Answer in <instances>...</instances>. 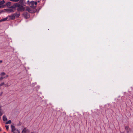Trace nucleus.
<instances>
[{
  "mask_svg": "<svg viewBox=\"0 0 133 133\" xmlns=\"http://www.w3.org/2000/svg\"><path fill=\"white\" fill-rule=\"evenodd\" d=\"M15 6H16L18 7V8L17 9V10L18 11H24V7L19 4H16Z\"/></svg>",
  "mask_w": 133,
  "mask_h": 133,
  "instance_id": "1",
  "label": "nucleus"
},
{
  "mask_svg": "<svg viewBox=\"0 0 133 133\" xmlns=\"http://www.w3.org/2000/svg\"><path fill=\"white\" fill-rule=\"evenodd\" d=\"M5 83L4 82H2V83H1L0 84V86H3L4 85Z\"/></svg>",
  "mask_w": 133,
  "mask_h": 133,
  "instance_id": "16",
  "label": "nucleus"
},
{
  "mask_svg": "<svg viewBox=\"0 0 133 133\" xmlns=\"http://www.w3.org/2000/svg\"><path fill=\"white\" fill-rule=\"evenodd\" d=\"M4 133H6L5 132H4Z\"/></svg>",
  "mask_w": 133,
  "mask_h": 133,
  "instance_id": "24",
  "label": "nucleus"
},
{
  "mask_svg": "<svg viewBox=\"0 0 133 133\" xmlns=\"http://www.w3.org/2000/svg\"><path fill=\"white\" fill-rule=\"evenodd\" d=\"M8 17H6L5 18H4L3 19H1V20H0V22H1L2 21H6L7 20Z\"/></svg>",
  "mask_w": 133,
  "mask_h": 133,
  "instance_id": "5",
  "label": "nucleus"
},
{
  "mask_svg": "<svg viewBox=\"0 0 133 133\" xmlns=\"http://www.w3.org/2000/svg\"><path fill=\"white\" fill-rule=\"evenodd\" d=\"M5 127L7 130H8L9 129V126L8 125H6Z\"/></svg>",
  "mask_w": 133,
  "mask_h": 133,
  "instance_id": "17",
  "label": "nucleus"
},
{
  "mask_svg": "<svg viewBox=\"0 0 133 133\" xmlns=\"http://www.w3.org/2000/svg\"><path fill=\"white\" fill-rule=\"evenodd\" d=\"M8 17L10 20L14 19L15 18V16L14 14L12 15L8 16Z\"/></svg>",
  "mask_w": 133,
  "mask_h": 133,
  "instance_id": "4",
  "label": "nucleus"
},
{
  "mask_svg": "<svg viewBox=\"0 0 133 133\" xmlns=\"http://www.w3.org/2000/svg\"><path fill=\"white\" fill-rule=\"evenodd\" d=\"M2 61H0V63H2Z\"/></svg>",
  "mask_w": 133,
  "mask_h": 133,
  "instance_id": "20",
  "label": "nucleus"
},
{
  "mask_svg": "<svg viewBox=\"0 0 133 133\" xmlns=\"http://www.w3.org/2000/svg\"><path fill=\"white\" fill-rule=\"evenodd\" d=\"M4 78H3V77H1V78H0V81L2 80V79H3Z\"/></svg>",
  "mask_w": 133,
  "mask_h": 133,
  "instance_id": "18",
  "label": "nucleus"
},
{
  "mask_svg": "<svg viewBox=\"0 0 133 133\" xmlns=\"http://www.w3.org/2000/svg\"><path fill=\"white\" fill-rule=\"evenodd\" d=\"M11 128H12V131H14L15 130H16L15 127L13 125L11 126Z\"/></svg>",
  "mask_w": 133,
  "mask_h": 133,
  "instance_id": "9",
  "label": "nucleus"
},
{
  "mask_svg": "<svg viewBox=\"0 0 133 133\" xmlns=\"http://www.w3.org/2000/svg\"><path fill=\"white\" fill-rule=\"evenodd\" d=\"M26 131V129L25 128L22 132V133H25Z\"/></svg>",
  "mask_w": 133,
  "mask_h": 133,
  "instance_id": "14",
  "label": "nucleus"
},
{
  "mask_svg": "<svg viewBox=\"0 0 133 133\" xmlns=\"http://www.w3.org/2000/svg\"><path fill=\"white\" fill-rule=\"evenodd\" d=\"M28 2H29V1H28Z\"/></svg>",
  "mask_w": 133,
  "mask_h": 133,
  "instance_id": "23",
  "label": "nucleus"
},
{
  "mask_svg": "<svg viewBox=\"0 0 133 133\" xmlns=\"http://www.w3.org/2000/svg\"><path fill=\"white\" fill-rule=\"evenodd\" d=\"M4 0H2L0 2V6L2 5L4 3Z\"/></svg>",
  "mask_w": 133,
  "mask_h": 133,
  "instance_id": "12",
  "label": "nucleus"
},
{
  "mask_svg": "<svg viewBox=\"0 0 133 133\" xmlns=\"http://www.w3.org/2000/svg\"><path fill=\"white\" fill-rule=\"evenodd\" d=\"M11 120H9L6 123V124H10L11 123Z\"/></svg>",
  "mask_w": 133,
  "mask_h": 133,
  "instance_id": "13",
  "label": "nucleus"
},
{
  "mask_svg": "<svg viewBox=\"0 0 133 133\" xmlns=\"http://www.w3.org/2000/svg\"><path fill=\"white\" fill-rule=\"evenodd\" d=\"M14 15H15V17H18L20 15V14L19 13H15L14 14Z\"/></svg>",
  "mask_w": 133,
  "mask_h": 133,
  "instance_id": "7",
  "label": "nucleus"
},
{
  "mask_svg": "<svg viewBox=\"0 0 133 133\" xmlns=\"http://www.w3.org/2000/svg\"><path fill=\"white\" fill-rule=\"evenodd\" d=\"M12 132H13L14 133H20L19 131L17 130H15L14 131H12Z\"/></svg>",
  "mask_w": 133,
  "mask_h": 133,
  "instance_id": "10",
  "label": "nucleus"
},
{
  "mask_svg": "<svg viewBox=\"0 0 133 133\" xmlns=\"http://www.w3.org/2000/svg\"><path fill=\"white\" fill-rule=\"evenodd\" d=\"M26 10L29 12L30 13H32V11L31 10V9L29 8H27L26 9Z\"/></svg>",
  "mask_w": 133,
  "mask_h": 133,
  "instance_id": "6",
  "label": "nucleus"
},
{
  "mask_svg": "<svg viewBox=\"0 0 133 133\" xmlns=\"http://www.w3.org/2000/svg\"><path fill=\"white\" fill-rule=\"evenodd\" d=\"M37 4V2H34V1H31L30 3V6L33 8H35Z\"/></svg>",
  "mask_w": 133,
  "mask_h": 133,
  "instance_id": "2",
  "label": "nucleus"
},
{
  "mask_svg": "<svg viewBox=\"0 0 133 133\" xmlns=\"http://www.w3.org/2000/svg\"><path fill=\"white\" fill-rule=\"evenodd\" d=\"M1 6H0V8H1Z\"/></svg>",
  "mask_w": 133,
  "mask_h": 133,
  "instance_id": "21",
  "label": "nucleus"
},
{
  "mask_svg": "<svg viewBox=\"0 0 133 133\" xmlns=\"http://www.w3.org/2000/svg\"><path fill=\"white\" fill-rule=\"evenodd\" d=\"M2 114V113L1 111H0V116H1Z\"/></svg>",
  "mask_w": 133,
  "mask_h": 133,
  "instance_id": "19",
  "label": "nucleus"
},
{
  "mask_svg": "<svg viewBox=\"0 0 133 133\" xmlns=\"http://www.w3.org/2000/svg\"><path fill=\"white\" fill-rule=\"evenodd\" d=\"M1 131V129H0V131Z\"/></svg>",
  "mask_w": 133,
  "mask_h": 133,
  "instance_id": "22",
  "label": "nucleus"
},
{
  "mask_svg": "<svg viewBox=\"0 0 133 133\" xmlns=\"http://www.w3.org/2000/svg\"><path fill=\"white\" fill-rule=\"evenodd\" d=\"M5 75L6 74L5 72H2L1 74V77H3V78H7L8 77V76L7 75L5 76Z\"/></svg>",
  "mask_w": 133,
  "mask_h": 133,
  "instance_id": "3",
  "label": "nucleus"
},
{
  "mask_svg": "<svg viewBox=\"0 0 133 133\" xmlns=\"http://www.w3.org/2000/svg\"><path fill=\"white\" fill-rule=\"evenodd\" d=\"M19 0H10V1L14 2H17Z\"/></svg>",
  "mask_w": 133,
  "mask_h": 133,
  "instance_id": "15",
  "label": "nucleus"
},
{
  "mask_svg": "<svg viewBox=\"0 0 133 133\" xmlns=\"http://www.w3.org/2000/svg\"><path fill=\"white\" fill-rule=\"evenodd\" d=\"M11 2H8L6 3V5L7 6H10L11 5Z\"/></svg>",
  "mask_w": 133,
  "mask_h": 133,
  "instance_id": "11",
  "label": "nucleus"
},
{
  "mask_svg": "<svg viewBox=\"0 0 133 133\" xmlns=\"http://www.w3.org/2000/svg\"><path fill=\"white\" fill-rule=\"evenodd\" d=\"M3 120L4 121H5L7 120L6 117L5 116H4L3 117Z\"/></svg>",
  "mask_w": 133,
  "mask_h": 133,
  "instance_id": "8",
  "label": "nucleus"
}]
</instances>
